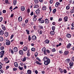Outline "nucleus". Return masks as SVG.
I'll return each instance as SVG.
<instances>
[{
    "label": "nucleus",
    "mask_w": 74,
    "mask_h": 74,
    "mask_svg": "<svg viewBox=\"0 0 74 74\" xmlns=\"http://www.w3.org/2000/svg\"><path fill=\"white\" fill-rule=\"evenodd\" d=\"M43 52L44 54L45 55H47V53L46 52V51Z\"/></svg>",
    "instance_id": "obj_55"
},
{
    "label": "nucleus",
    "mask_w": 74,
    "mask_h": 74,
    "mask_svg": "<svg viewBox=\"0 0 74 74\" xmlns=\"http://www.w3.org/2000/svg\"><path fill=\"white\" fill-rule=\"evenodd\" d=\"M44 64L46 66L48 65L50 63V59L47 58V57H45L43 58Z\"/></svg>",
    "instance_id": "obj_1"
},
{
    "label": "nucleus",
    "mask_w": 74,
    "mask_h": 74,
    "mask_svg": "<svg viewBox=\"0 0 74 74\" xmlns=\"http://www.w3.org/2000/svg\"><path fill=\"white\" fill-rule=\"evenodd\" d=\"M1 27L3 30H4V31H5V30H6V28L4 25H1Z\"/></svg>",
    "instance_id": "obj_5"
},
{
    "label": "nucleus",
    "mask_w": 74,
    "mask_h": 74,
    "mask_svg": "<svg viewBox=\"0 0 74 74\" xmlns=\"http://www.w3.org/2000/svg\"><path fill=\"white\" fill-rule=\"evenodd\" d=\"M18 21L19 22H21L22 21V17L21 16H20L18 18Z\"/></svg>",
    "instance_id": "obj_17"
},
{
    "label": "nucleus",
    "mask_w": 74,
    "mask_h": 74,
    "mask_svg": "<svg viewBox=\"0 0 74 74\" xmlns=\"http://www.w3.org/2000/svg\"><path fill=\"white\" fill-rule=\"evenodd\" d=\"M42 9L43 11H45L47 10V7L45 6H44L42 7Z\"/></svg>",
    "instance_id": "obj_27"
},
{
    "label": "nucleus",
    "mask_w": 74,
    "mask_h": 74,
    "mask_svg": "<svg viewBox=\"0 0 74 74\" xmlns=\"http://www.w3.org/2000/svg\"><path fill=\"white\" fill-rule=\"evenodd\" d=\"M69 64L70 66V69H71V66H73V62H71L70 63H69Z\"/></svg>",
    "instance_id": "obj_12"
},
{
    "label": "nucleus",
    "mask_w": 74,
    "mask_h": 74,
    "mask_svg": "<svg viewBox=\"0 0 74 74\" xmlns=\"http://www.w3.org/2000/svg\"><path fill=\"white\" fill-rule=\"evenodd\" d=\"M27 13H29L30 12V9H28L27 10Z\"/></svg>",
    "instance_id": "obj_63"
},
{
    "label": "nucleus",
    "mask_w": 74,
    "mask_h": 74,
    "mask_svg": "<svg viewBox=\"0 0 74 74\" xmlns=\"http://www.w3.org/2000/svg\"><path fill=\"white\" fill-rule=\"evenodd\" d=\"M4 31H3V30L1 29H0V34L1 36H3V35L4 34Z\"/></svg>",
    "instance_id": "obj_7"
},
{
    "label": "nucleus",
    "mask_w": 74,
    "mask_h": 74,
    "mask_svg": "<svg viewBox=\"0 0 74 74\" xmlns=\"http://www.w3.org/2000/svg\"><path fill=\"white\" fill-rule=\"evenodd\" d=\"M3 21V17H1L0 18V22H1Z\"/></svg>",
    "instance_id": "obj_60"
},
{
    "label": "nucleus",
    "mask_w": 74,
    "mask_h": 74,
    "mask_svg": "<svg viewBox=\"0 0 74 74\" xmlns=\"http://www.w3.org/2000/svg\"><path fill=\"white\" fill-rule=\"evenodd\" d=\"M16 3H17V1L16 0H14L13 4L14 5H16Z\"/></svg>",
    "instance_id": "obj_29"
},
{
    "label": "nucleus",
    "mask_w": 74,
    "mask_h": 74,
    "mask_svg": "<svg viewBox=\"0 0 74 74\" xmlns=\"http://www.w3.org/2000/svg\"><path fill=\"white\" fill-rule=\"evenodd\" d=\"M42 51L43 52L46 51V49L45 47H43L42 48Z\"/></svg>",
    "instance_id": "obj_28"
},
{
    "label": "nucleus",
    "mask_w": 74,
    "mask_h": 74,
    "mask_svg": "<svg viewBox=\"0 0 74 74\" xmlns=\"http://www.w3.org/2000/svg\"><path fill=\"white\" fill-rule=\"evenodd\" d=\"M73 12H74V7L73 8V9L71 10V13H73Z\"/></svg>",
    "instance_id": "obj_38"
},
{
    "label": "nucleus",
    "mask_w": 74,
    "mask_h": 74,
    "mask_svg": "<svg viewBox=\"0 0 74 74\" xmlns=\"http://www.w3.org/2000/svg\"><path fill=\"white\" fill-rule=\"evenodd\" d=\"M66 10H69L70 8V6H67L66 7Z\"/></svg>",
    "instance_id": "obj_52"
},
{
    "label": "nucleus",
    "mask_w": 74,
    "mask_h": 74,
    "mask_svg": "<svg viewBox=\"0 0 74 74\" xmlns=\"http://www.w3.org/2000/svg\"><path fill=\"white\" fill-rule=\"evenodd\" d=\"M56 9H54L53 11V14H55V13H56Z\"/></svg>",
    "instance_id": "obj_36"
},
{
    "label": "nucleus",
    "mask_w": 74,
    "mask_h": 74,
    "mask_svg": "<svg viewBox=\"0 0 74 74\" xmlns=\"http://www.w3.org/2000/svg\"><path fill=\"white\" fill-rule=\"evenodd\" d=\"M27 73L29 74H32V71L30 70H28L27 71Z\"/></svg>",
    "instance_id": "obj_21"
},
{
    "label": "nucleus",
    "mask_w": 74,
    "mask_h": 74,
    "mask_svg": "<svg viewBox=\"0 0 74 74\" xmlns=\"http://www.w3.org/2000/svg\"><path fill=\"white\" fill-rule=\"evenodd\" d=\"M36 14L38 15L39 16V14L40 13V8H38V9L36 11Z\"/></svg>",
    "instance_id": "obj_3"
},
{
    "label": "nucleus",
    "mask_w": 74,
    "mask_h": 74,
    "mask_svg": "<svg viewBox=\"0 0 74 74\" xmlns=\"http://www.w3.org/2000/svg\"><path fill=\"white\" fill-rule=\"evenodd\" d=\"M32 40H34V41L36 40V38H37V37L35 35H33L32 37Z\"/></svg>",
    "instance_id": "obj_6"
},
{
    "label": "nucleus",
    "mask_w": 74,
    "mask_h": 74,
    "mask_svg": "<svg viewBox=\"0 0 74 74\" xmlns=\"http://www.w3.org/2000/svg\"><path fill=\"white\" fill-rule=\"evenodd\" d=\"M34 2L36 4L38 3V0H34Z\"/></svg>",
    "instance_id": "obj_44"
},
{
    "label": "nucleus",
    "mask_w": 74,
    "mask_h": 74,
    "mask_svg": "<svg viewBox=\"0 0 74 74\" xmlns=\"http://www.w3.org/2000/svg\"><path fill=\"white\" fill-rule=\"evenodd\" d=\"M9 52L10 53H11L12 54H14V51L12 50V49H9Z\"/></svg>",
    "instance_id": "obj_14"
},
{
    "label": "nucleus",
    "mask_w": 74,
    "mask_h": 74,
    "mask_svg": "<svg viewBox=\"0 0 74 74\" xmlns=\"http://www.w3.org/2000/svg\"><path fill=\"white\" fill-rule=\"evenodd\" d=\"M45 23L47 24H48L49 23V21L48 20V19L47 18L45 19Z\"/></svg>",
    "instance_id": "obj_13"
},
{
    "label": "nucleus",
    "mask_w": 74,
    "mask_h": 74,
    "mask_svg": "<svg viewBox=\"0 0 74 74\" xmlns=\"http://www.w3.org/2000/svg\"><path fill=\"white\" fill-rule=\"evenodd\" d=\"M5 3L6 4H8V3L9 4V2H8V0H5Z\"/></svg>",
    "instance_id": "obj_37"
},
{
    "label": "nucleus",
    "mask_w": 74,
    "mask_h": 74,
    "mask_svg": "<svg viewBox=\"0 0 74 74\" xmlns=\"http://www.w3.org/2000/svg\"><path fill=\"white\" fill-rule=\"evenodd\" d=\"M35 73L36 74H37L38 73V71H37V70H36L35 71Z\"/></svg>",
    "instance_id": "obj_57"
},
{
    "label": "nucleus",
    "mask_w": 74,
    "mask_h": 74,
    "mask_svg": "<svg viewBox=\"0 0 74 74\" xmlns=\"http://www.w3.org/2000/svg\"><path fill=\"white\" fill-rule=\"evenodd\" d=\"M18 68L20 70H23V67H21L20 66H18Z\"/></svg>",
    "instance_id": "obj_31"
},
{
    "label": "nucleus",
    "mask_w": 74,
    "mask_h": 74,
    "mask_svg": "<svg viewBox=\"0 0 74 74\" xmlns=\"http://www.w3.org/2000/svg\"><path fill=\"white\" fill-rule=\"evenodd\" d=\"M20 65H21V66H25V64L23 62H21L20 63Z\"/></svg>",
    "instance_id": "obj_45"
},
{
    "label": "nucleus",
    "mask_w": 74,
    "mask_h": 74,
    "mask_svg": "<svg viewBox=\"0 0 74 74\" xmlns=\"http://www.w3.org/2000/svg\"><path fill=\"white\" fill-rule=\"evenodd\" d=\"M39 27L40 29H43V27L42 25H39Z\"/></svg>",
    "instance_id": "obj_40"
},
{
    "label": "nucleus",
    "mask_w": 74,
    "mask_h": 74,
    "mask_svg": "<svg viewBox=\"0 0 74 74\" xmlns=\"http://www.w3.org/2000/svg\"><path fill=\"white\" fill-rule=\"evenodd\" d=\"M60 5V3L56 2V4L55 6L56 7H57L58 5Z\"/></svg>",
    "instance_id": "obj_18"
},
{
    "label": "nucleus",
    "mask_w": 74,
    "mask_h": 74,
    "mask_svg": "<svg viewBox=\"0 0 74 74\" xmlns=\"http://www.w3.org/2000/svg\"><path fill=\"white\" fill-rule=\"evenodd\" d=\"M53 2V0H51L50 1L49 3L50 4H52Z\"/></svg>",
    "instance_id": "obj_59"
},
{
    "label": "nucleus",
    "mask_w": 74,
    "mask_h": 74,
    "mask_svg": "<svg viewBox=\"0 0 74 74\" xmlns=\"http://www.w3.org/2000/svg\"><path fill=\"white\" fill-rule=\"evenodd\" d=\"M3 38L2 37H0V41H3Z\"/></svg>",
    "instance_id": "obj_41"
},
{
    "label": "nucleus",
    "mask_w": 74,
    "mask_h": 74,
    "mask_svg": "<svg viewBox=\"0 0 74 74\" xmlns=\"http://www.w3.org/2000/svg\"><path fill=\"white\" fill-rule=\"evenodd\" d=\"M60 72L62 74V73H63V69H61V70L60 71Z\"/></svg>",
    "instance_id": "obj_50"
},
{
    "label": "nucleus",
    "mask_w": 74,
    "mask_h": 74,
    "mask_svg": "<svg viewBox=\"0 0 74 74\" xmlns=\"http://www.w3.org/2000/svg\"><path fill=\"white\" fill-rule=\"evenodd\" d=\"M35 55V57H37V56H38V53L37 52H36Z\"/></svg>",
    "instance_id": "obj_53"
},
{
    "label": "nucleus",
    "mask_w": 74,
    "mask_h": 74,
    "mask_svg": "<svg viewBox=\"0 0 74 74\" xmlns=\"http://www.w3.org/2000/svg\"><path fill=\"white\" fill-rule=\"evenodd\" d=\"M46 51L48 53H50V51H49V49H47Z\"/></svg>",
    "instance_id": "obj_58"
},
{
    "label": "nucleus",
    "mask_w": 74,
    "mask_h": 74,
    "mask_svg": "<svg viewBox=\"0 0 74 74\" xmlns=\"http://www.w3.org/2000/svg\"><path fill=\"white\" fill-rule=\"evenodd\" d=\"M35 48H33L31 49V51H35Z\"/></svg>",
    "instance_id": "obj_49"
},
{
    "label": "nucleus",
    "mask_w": 74,
    "mask_h": 74,
    "mask_svg": "<svg viewBox=\"0 0 74 74\" xmlns=\"http://www.w3.org/2000/svg\"><path fill=\"white\" fill-rule=\"evenodd\" d=\"M38 7H39V5H36L34 7V8H38Z\"/></svg>",
    "instance_id": "obj_42"
},
{
    "label": "nucleus",
    "mask_w": 74,
    "mask_h": 74,
    "mask_svg": "<svg viewBox=\"0 0 74 74\" xmlns=\"http://www.w3.org/2000/svg\"><path fill=\"white\" fill-rule=\"evenodd\" d=\"M50 34L51 36H53V35H54L55 34V32H54V31L51 32H50Z\"/></svg>",
    "instance_id": "obj_22"
},
{
    "label": "nucleus",
    "mask_w": 74,
    "mask_h": 74,
    "mask_svg": "<svg viewBox=\"0 0 74 74\" xmlns=\"http://www.w3.org/2000/svg\"><path fill=\"white\" fill-rule=\"evenodd\" d=\"M25 7L24 6H22L21 7V10L22 11H23L25 10Z\"/></svg>",
    "instance_id": "obj_26"
},
{
    "label": "nucleus",
    "mask_w": 74,
    "mask_h": 74,
    "mask_svg": "<svg viewBox=\"0 0 74 74\" xmlns=\"http://www.w3.org/2000/svg\"><path fill=\"white\" fill-rule=\"evenodd\" d=\"M4 60L5 62L7 61L8 60V58H5L4 59Z\"/></svg>",
    "instance_id": "obj_48"
},
{
    "label": "nucleus",
    "mask_w": 74,
    "mask_h": 74,
    "mask_svg": "<svg viewBox=\"0 0 74 74\" xmlns=\"http://www.w3.org/2000/svg\"><path fill=\"white\" fill-rule=\"evenodd\" d=\"M25 31L28 34H30V31L29 30L27 29L25 30Z\"/></svg>",
    "instance_id": "obj_30"
},
{
    "label": "nucleus",
    "mask_w": 74,
    "mask_h": 74,
    "mask_svg": "<svg viewBox=\"0 0 74 74\" xmlns=\"http://www.w3.org/2000/svg\"><path fill=\"white\" fill-rule=\"evenodd\" d=\"M28 40L29 41H30L31 40V37H30V35H29L28 36Z\"/></svg>",
    "instance_id": "obj_34"
},
{
    "label": "nucleus",
    "mask_w": 74,
    "mask_h": 74,
    "mask_svg": "<svg viewBox=\"0 0 74 74\" xmlns=\"http://www.w3.org/2000/svg\"><path fill=\"white\" fill-rule=\"evenodd\" d=\"M40 23H44V20H42L40 21Z\"/></svg>",
    "instance_id": "obj_43"
},
{
    "label": "nucleus",
    "mask_w": 74,
    "mask_h": 74,
    "mask_svg": "<svg viewBox=\"0 0 74 74\" xmlns=\"http://www.w3.org/2000/svg\"><path fill=\"white\" fill-rule=\"evenodd\" d=\"M18 48L17 47H14V51L15 52H18Z\"/></svg>",
    "instance_id": "obj_11"
},
{
    "label": "nucleus",
    "mask_w": 74,
    "mask_h": 74,
    "mask_svg": "<svg viewBox=\"0 0 74 74\" xmlns=\"http://www.w3.org/2000/svg\"><path fill=\"white\" fill-rule=\"evenodd\" d=\"M71 46V45L70 43L68 44L66 46V47L67 48H70V47Z\"/></svg>",
    "instance_id": "obj_16"
},
{
    "label": "nucleus",
    "mask_w": 74,
    "mask_h": 74,
    "mask_svg": "<svg viewBox=\"0 0 74 74\" xmlns=\"http://www.w3.org/2000/svg\"><path fill=\"white\" fill-rule=\"evenodd\" d=\"M51 51L52 52H54L56 51V49L55 48H53L51 49Z\"/></svg>",
    "instance_id": "obj_35"
},
{
    "label": "nucleus",
    "mask_w": 74,
    "mask_h": 74,
    "mask_svg": "<svg viewBox=\"0 0 74 74\" xmlns=\"http://www.w3.org/2000/svg\"><path fill=\"white\" fill-rule=\"evenodd\" d=\"M13 69L14 71H16V70H17V69L15 68H13Z\"/></svg>",
    "instance_id": "obj_61"
},
{
    "label": "nucleus",
    "mask_w": 74,
    "mask_h": 74,
    "mask_svg": "<svg viewBox=\"0 0 74 74\" xmlns=\"http://www.w3.org/2000/svg\"><path fill=\"white\" fill-rule=\"evenodd\" d=\"M26 57H25L23 58L22 60V61L23 62H25V61H26Z\"/></svg>",
    "instance_id": "obj_47"
},
{
    "label": "nucleus",
    "mask_w": 74,
    "mask_h": 74,
    "mask_svg": "<svg viewBox=\"0 0 74 74\" xmlns=\"http://www.w3.org/2000/svg\"><path fill=\"white\" fill-rule=\"evenodd\" d=\"M23 50L24 51H26L27 50V47L25 46L23 48Z\"/></svg>",
    "instance_id": "obj_8"
},
{
    "label": "nucleus",
    "mask_w": 74,
    "mask_h": 74,
    "mask_svg": "<svg viewBox=\"0 0 74 74\" xmlns=\"http://www.w3.org/2000/svg\"><path fill=\"white\" fill-rule=\"evenodd\" d=\"M49 9L50 10V12H51V11H52V8H51V6L49 7Z\"/></svg>",
    "instance_id": "obj_54"
},
{
    "label": "nucleus",
    "mask_w": 74,
    "mask_h": 74,
    "mask_svg": "<svg viewBox=\"0 0 74 74\" xmlns=\"http://www.w3.org/2000/svg\"><path fill=\"white\" fill-rule=\"evenodd\" d=\"M4 35L6 37H7L8 36V35H9V34L8 33V32H6L5 33Z\"/></svg>",
    "instance_id": "obj_10"
},
{
    "label": "nucleus",
    "mask_w": 74,
    "mask_h": 74,
    "mask_svg": "<svg viewBox=\"0 0 74 74\" xmlns=\"http://www.w3.org/2000/svg\"><path fill=\"white\" fill-rule=\"evenodd\" d=\"M34 21H36L37 20V18H37V15H35V14H34Z\"/></svg>",
    "instance_id": "obj_25"
},
{
    "label": "nucleus",
    "mask_w": 74,
    "mask_h": 74,
    "mask_svg": "<svg viewBox=\"0 0 74 74\" xmlns=\"http://www.w3.org/2000/svg\"><path fill=\"white\" fill-rule=\"evenodd\" d=\"M36 59L38 60V61H39V62H41V60L39 58H36Z\"/></svg>",
    "instance_id": "obj_56"
},
{
    "label": "nucleus",
    "mask_w": 74,
    "mask_h": 74,
    "mask_svg": "<svg viewBox=\"0 0 74 74\" xmlns=\"http://www.w3.org/2000/svg\"><path fill=\"white\" fill-rule=\"evenodd\" d=\"M0 49L1 51H2V50H4V46H1L0 47Z\"/></svg>",
    "instance_id": "obj_33"
},
{
    "label": "nucleus",
    "mask_w": 74,
    "mask_h": 74,
    "mask_svg": "<svg viewBox=\"0 0 74 74\" xmlns=\"http://www.w3.org/2000/svg\"><path fill=\"white\" fill-rule=\"evenodd\" d=\"M14 34H12L10 37V39H12L14 37Z\"/></svg>",
    "instance_id": "obj_51"
},
{
    "label": "nucleus",
    "mask_w": 74,
    "mask_h": 74,
    "mask_svg": "<svg viewBox=\"0 0 74 74\" xmlns=\"http://www.w3.org/2000/svg\"><path fill=\"white\" fill-rule=\"evenodd\" d=\"M14 66L16 67H17L18 66V63H17V62H16L14 63Z\"/></svg>",
    "instance_id": "obj_23"
},
{
    "label": "nucleus",
    "mask_w": 74,
    "mask_h": 74,
    "mask_svg": "<svg viewBox=\"0 0 74 74\" xmlns=\"http://www.w3.org/2000/svg\"><path fill=\"white\" fill-rule=\"evenodd\" d=\"M70 60L69 59H67L65 60V62L67 63H69L70 62Z\"/></svg>",
    "instance_id": "obj_15"
},
{
    "label": "nucleus",
    "mask_w": 74,
    "mask_h": 74,
    "mask_svg": "<svg viewBox=\"0 0 74 74\" xmlns=\"http://www.w3.org/2000/svg\"><path fill=\"white\" fill-rule=\"evenodd\" d=\"M19 53L20 55H23V50H20L19 51Z\"/></svg>",
    "instance_id": "obj_20"
},
{
    "label": "nucleus",
    "mask_w": 74,
    "mask_h": 74,
    "mask_svg": "<svg viewBox=\"0 0 74 74\" xmlns=\"http://www.w3.org/2000/svg\"><path fill=\"white\" fill-rule=\"evenodd\" d=\"M71 34H68L66 35V37L68 38H70V37H71Z\"/></svg>",
    "instance_id": "obj_19"
},
{
    "label": "nucleus",
    "mask_w": 74,
    "mask_h": 74,
    "mask_svg": "<svg viewBox=\"0 0 74 74\" xmlns=\"http://www.w3.org/2000/svg\"><path fill=\"white\" fill-rule=\"evenodd\" d=\"M63 72L64 73H67V71H66V69H64L63 70Z\"/></svg>",
    "instance_id": "obj_62"
},
{
    "label": "nucleus",
    "mask_w": 74,
    "mask_h": 74,
    "mask_svg": "<svg viewBox=\"0 0 74 74\" xmlns=\"http://www.w3.org/2000/svg\"><path fill=\"white\" fill-rule=\"evenodd\" d=\"M44 43L45 44H49V40H46L45 41H44Z\"/></svg>",
    "instance_id": "obj_9"
},
{
    "label": "nucleus",
    "mask_w": 74,
    "mask_h": 74,
    "mask_svg": "<svg viewBox=\"0 0 74 74\" xmlns=\"http://www.w3.org/2000/svg\"><path fill=\"white\" fill-rule=\"evenodd\" d=\"M52 30L54 31L55 30V26H53L52 27Z\"/></svg>",
    "instance_id": "obj_46"
},
{
    "label": "nucleus",
    "mask_w": 74,
    "mask_h": 74,
    "mask_svg": "<svg viewBox=\"0 0 74 74\" xmlns=\"http://www.w3.org/2000/svg\"><path fill=\"white\" fill-rule=\"evenodd\" d=\"M36 63L37 64H39V65H41V64H42L41 63H40V62L38 61H36Z\"/></svg>",
    "instance_id": "obj_32"
},
{
    "label": "nucleus",
    "mask_w": 74,
    "mask_h": 74,
    "mask_svg": "<svg viewBox=\"0 0 74 74\" xmlns=\"http://www.w3.org/2000/svg\"><path fill=\"white\" fill-rule=\"evenodd\" d=\"M5 52V51L3 50L1 51L0 52V58H2L3 57V56H4V53Z\"/></svg>",
    "instance_id": "obj_2"
},
{
    "label": "nucleus",
    "mask_w": 74,
    "mask_h": 74,
    "mask_svg": "<svg viewBox=\"0 0 74 74\" xmlns=\"http://www.w3.org/2000/svg\"><path fill=\"white\" fill-rule=\"evenodd\" d=\"M6 44L7 45H10V41L8 40L7 39L5 41Z\"/></svg>",
    "instance_id": "obj_4"
},
{
    "label": "nucleus",
    "mask_w": 74,
    "mask_h": 74,
    "mask_svg": "<svg viewBox=\"0 0 74 74\" xmlns=\"http://www.w3.org/2000/svg\"><path fill=\"white\" fill-rule=\"evenodd\" d=\"M71 59L72 61H73V62H74V57H73L72 58H71Z\"/></svg>",
    "instance_id": "obj_64"
},
{
    "label": "nucleus",
    "mask_w": 74,
    "mask_h": 74,
    "mask_svg": "<svg viewBox=\"0 0 74 74\" xmlns=\"http://www.w3.org/2000/svg\"><path fill=\"white\" fill-rule=\"evenodd\" d=\"M69 53V51H65L64 52V55H67Z\"/></svg>",
    "instance_id": "obj_39"
},
{
    "label": "nucleus",
    "mask_w": 74,
    "mask_h": 74,
    "mask_svg": "<svg viewBox=\"0 0 74 74\" xmlns=\"http://www.w3.org/2000/svg\"><path fill=\"white\" fill-rule=\"evenodd\" d=\"M68 19V17L67 16H65L64 17V22H67V19Z\"/></svg>",
    "instance_id": "obj_24"
}]
</instances>
